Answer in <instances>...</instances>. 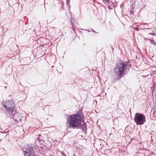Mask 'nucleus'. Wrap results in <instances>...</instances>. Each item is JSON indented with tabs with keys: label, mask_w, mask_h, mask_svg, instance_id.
I'll list each match as a JSON object with an SVG mask.
<instances>
[{
	"label": "nucleus",
	"mask_w": 156,
	"mask_h": 156,
	"mask_svg": "<svg viewBox=\"0 0 156 156\" xmlns=\"http://www.w3.org/2000/svg\"><path fill=\"white\" fill-rule=\"evenodd\" d=\"M144 40L145 41H146L147 40H149L150 41L151 39H147V38H144Z\"/></svg>",
	"instance_id": "10"
},
{
	"label": "nucleus",
	"mask_w": 156,
	"mask_h": 156,
	"mask_svg": "<svg viewBox=\"0 0 156 156\" xmlns=\"http://www.w3.org/2000/svg\"><path fill=\"white\" fill-rule=\"evenodd\" d=\"M83 119L82 115L80 113H77L74 115L69 116V118L68 119L67 124H68V127L73 128H81L84 132L87 130L86 124L82 121Z\"/></svg>",
	"instance_id": "1"
},
{
	"label": "nucleus",
	"mask_w": 156,
	"mask_h": 156,
	"mask_svg": "<svg viewBox=\"0 0 156 156\" xmlns=\"http://www.w3.org/2000/svg\"><path fill=\"white\" fill-rule=\"evenodd\" d=\"M149 156V155H148V156Z\"/></svg>",
	"instance_id": "13"
},
{
	"label": "nucleus",
	"mask_w": 156,
	"mask_h": 156,
	"mask_svg": "<svg viewBox=\"0 0 156 156\" xmlns=\"http://www.w3.org/2000/svg\"><path fill=\"white\" fill-rule=\"evenodd\" d=\"M134 121L137 125H142L145 122V116L142 114L136 113L134 117Z\"/></svg>",
	"instance_id": "3"
},
{
	"label": "nucleus",
	"mask_w": 156,
	"mask_h": 156,
	"mask_svg": "<svg viewBox=\"0 0 156 156\" xmlns=\"http://www.w3.org/2000/svg\"><path fill=\"white\" fill-rule=\"evenodd\" d=\"M19 115H20L18 112H16L14 111L12 112V115L10 116V117L14 119L15 121L16 120V119H17V117H18Z\"/></svg>",
	"instance_id": "6"
},
{
	"label": "nucleus",
	"mask_w": 156,
	"mask_h": 156,
	"mask_svg": "<svg viewBox=\"0 0 156 156\" xmlns=\"http://www.w3.org/2000/svg\"><path fill=\"white\" fill-rule=\"evenodd\" d=\"M105 2H109V0H104Z\"/></svg>",
	"instance_id": "11"
},
{
	"label": "nucleus",
	"mask_w": 156,
	"mask_h": 156,
	"mask_svg": "<svg viewBox=\"0 0 156 156\" xmlns=\"http://www.w3.org/2000/svg\"><path fill=\"white\" fill-rule=\"evenodd\" d=\"M22 117L19 115L18 117H17V119H16V120L15 121L18 122H21L22 121Z\"/></svg>",
	"instance_id": "7"
},
{
	"label": "nucleus",
	"mask_w": 156,
	"mask_h": 156,
	"mask_svg": "<svg viewBox=\"0 0 156 156\" xmlns=\"http://www.w3.org/2000/svg\"><path fill=\"white\" fill-rule=\"evenodd\" d=\"M26 149V151H24V154L25 156H34V154L32 148H30Z\"/></svg>",
	"instance_id": "5"
},
{
	"label": "nucleus",
	"mask_w": 156,
	"mask_h": 156,
	"mask_svg": "<svg viewBox=\"0 0 156 156\" xmlns=\"http://www.w3.org/2000/svg\"><path fill=\"white\" fill-rule=\"evenodd\" d=\"M71 23H72V26H73V21L72 20H71Z\"/></svg>",
	"instance_id": "12"
},
{
	"label": "nucleus",
	"mask_w": 156,
	"mask_h": 156,
	"mask_svg": "<svg viewBox=\"0 0 156 156\" xmlns=\"http://www.w3.org/2000/svg\"><path fill=\"white\" fill-rule=\"evenodd\" d=\"M115 129L114 127H112L111 129V132L113 133L115 132Z\"/></svg>",
	"instance_id": "8"
},
{
	"label": "nucleus",
	"mask_w": 156,
	"mask_h": 156,
	"mask_svg": "<svg viewBox=\"0 0 156 156\" xmlns=\"http://www.w3.org/2000/svg\"><path fill=\"white\" fill-rule=\"evenodd\" d=\"M149 34L150 35H152L153 36H155L156 35L154 33H150Z\"/></svg>",
	"instance_id": "9"
},
{
	"label": "nucleus",
	"mask_w": 156,
	"mask_h": 156,
	"mask_svg": "<svg viewBox=\"0 0 156 156\" xmlns=\"http://www.w3.org/2000/svg\"><path fill=\"white\" fill-rule=\"evenodd\" d=\"M15 105L12 100H9L6 101L3 105V107L6 109L8 112H12L15 109Z\"/></svg>",
	"instance_id": "4"
},
{
	"label": "nucleus",
	"mask_w": 156,
	"mask_h": 156,
	"mask_svg": "<svg viewBox=\"0 0 156 156\" xmlns=\"http://www.w3.org/2000/svg\"><path fill=\"white\" fill-rule=\"evenodd\" d=\"M129 68L127 62H120L117 64L114 69V71L117 76V80L119 79L129 71Z\"/></svg>",
	"instance_id": "2"
}]
</instances>
